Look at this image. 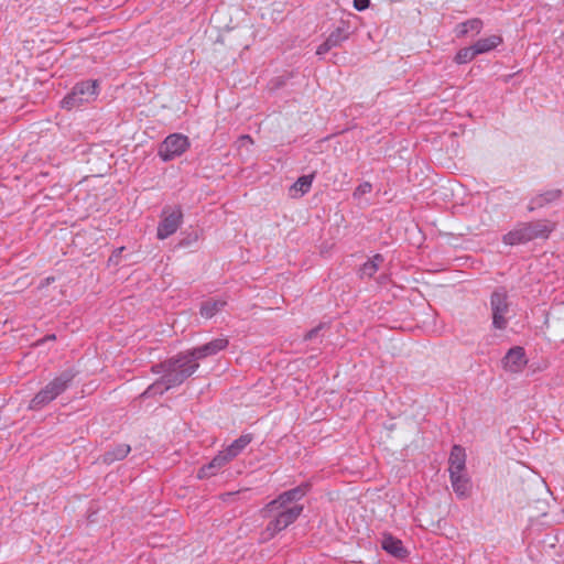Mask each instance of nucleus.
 <instances>
[{
    "instance_id": "obj_24",
    "label": "nucleus",
    "mask_w": 564,
    "mask_h": 564,
    "mask_svg": "<svg viewBox=\"0 0 564 564\" xmlns=\"http://www.w3.org/2000/svg\"><path fill=\"white\" fill-rule=\"evenodd\" d=\"M545 204L544 195L540 194L531 199L528 209L532 212L536 208L543 207Z\"/></svg>"
},
{
    "instance_id": "obj_21",
    "label": "nucleus",
    "mask_w": 564,
    "mask_h": 564,
    "mask_svg": "<svg viewBox=\"0 0 564 564\" xmlns=\"http://www.w3.org/2000/svg\"><path fill=\"white\" fill-rule=\"evenodd\" d=\"M477 56L474 45L460 48L455 55L454 61L457 64H466L471 62Z\"/></svg>"
},
{
    "instance_id": "obj_14",
    "label": "nucleus",
    "mask_w": 564,
    "mask_h": 564,
    "mask_svg": "<svg viewBox=\"0 0 564 564\" xmlns=\"http://www.w3.org/2000/svg\"><path fill=\"white\" fill-rule=\"evenodd\" d=\"M381 546L386 552L395 557L403 558L408 555V551L404 549L402 541L390 533L382 535Z\"/></svg>"
},
{
    "instance_id": "obj_9",
    "label": "nucleus",
    "mask_w": 564,
    "mask_h": 564,
    "mask_svg": "<svg viewBox=\"0 0 564 564\" xmlns=\"http://www.w3.org/2000/svg\"><path fill=\"white\" fill-rule=\"evenodd\" d=\"M348 25L343 22L339 26L332 31L325 42H323L317 47L316 54L324 55L332 48L339 46L344 41L348 39Z\"/></svg>"
},
{
    "instance_id": "obj_27",
    "label": "nucleus",
    "mask_w": 564,
    "mask_h": 564,
    "mask_svg": "<svg viewBox=\"0 0 564 564\" xmlns=\"http://www.w3.org/2000/svg\"><path fill=\"white\" fill-rule=\"evenodd\" d=\"M543 195H544V199L547 204V203H551L558 198L560 191H550V192L544 193Z\"/></svg>"
},
{
    "instance_id": "obj_13",
    "label": "nucleus",
    "mask_w": 564,
    "mask_h": 564,
    "mask_svg": "<svg viewBox=\"0 0 564 564\" xmlns=\"http://www.w3.org/2000/svg\"><path fill=\"white\" fill-rule=\"evenodd\" d=\"M448 464H449V467H448L449 475L464 474L465 464H466V453L462 446H459V445L453 446L451 455H449Z\"/></svg>"
},
{
    "instance_id": "obj_25",
    "label": "nucleus",
    "mask_w": 564,
    "mask_h": 564,
    "mask_svg": "<svg viewBox=\"0 0 564 564\" xmlns=\"http://www.w3.org/2000/svg\"><path fill=\"white\" fill-rule=\"evenodd\" d=\"M372 189V185L369 182L361 183L356 189L354 195L355 196H362L366 194H369Z\"/></svg>"
},
{
    "instance_id": "obj_1",
    "label": "nucleus",
    "mask_w": 564,
    "mask_h": 564,
    "mask_svg": "<svg viewBox=\"0 0 564 564\" xmlns=\"http://www.w3.org/2000/svg\"><path fill=\"white\" fill-rule=\"evenodd\" d=\"M306 494L302 487L282 492L261 510L262 518L269 519L265 528L260 532V541L265 543L274 539L280 532L294 523L303 511V506L296 503Z\"/></svg>"
},
{
    "instance_id": "obj_26",
    "label": "nucleus",
    "mask_w": 564,
    "mask_h": 564,
    "mask_svg": "<svg viewBox=\"0 0 564 564\" xmlns=\"http://www.w3.org/2000/svg\"><path fill=\"white\" fill-rule=\"evenodd\" d=\"M370 4L369 0H354V8L358 11L366 10Z\"/></svg>"
},
{
    "instance_id": "obj_4",
    "label": "nucleus",
    "mask_w": 564,
    "mask_h": 564,
    "mask_svg": "<svg viewBox=\"0 0 564 564\" xmlns=\"http://www.w3.org/2000/svg\"><path fill=\"white\" fill-rule=\"evenodd\" d=\"M74 375L70 371H64L51 382H48L35 397L31 400L30 409L39 410L55 400L63 393L68 383L73 380Z\"/></svg>"
},
{
    "instance_id": "obj_20",
    "label": "nucleus",
    "mask_w": 564,
    "mask_h": 564,
    "mask_svg": "<svg viewBox=\"0 0 564 564\" xmlns=\"http://www.w3.org/2000/svg\"><path fill=\"white\" fill-rule=\"evenodd\" d=\"M130 451L131 448L128 444H120L104 455V462L111 464L116 460H121L130 453Z\"/></svg>"
},
{
    "instance_id": "obj_6",
    "label": "nucleus",
    "mask_w": 564,
    "mask_h": 564,
    "mask_svg": "<svg viewBox=\"0 0 564 564\" xmlns=\"http://www.w3.org/2000/svg\"><path fill=\"white\" fill-rule=\"evenodd\" d=\"M189 148V140L181 133L170 134L159 148V156L164 161H171L182 155Z\"/></svg>"
},
{
    "instance_id": "obj_19",
    "label": "nucleus",
    "mask_w": 564,
    "mask_h": 564,
    "mask_svg": "<svg viewBox=\"0 0 564 564\" xmlns=\"http://www.w3.org/2000/svg\"><path fill=\"white\" fill-rule=\"evenodd\" d=\"M250 435H242L236 441H234L224 451L228 454L229 458L234 459L236 456H238L248 444L251 442Z\"/></svg>"
},
{
    "instance_id": "obj_23",
    "label": "nucleus",
    "mask_w": 564,
    "mask_h": 564,
    "mask_svg": "<svg viewBox=\"0 0 564 564\" xmlns=\"http://www.w3.org/2000/svg\"><path fill=\"white\" fill-rule=\"evenodd\" d=\"M378 270L376 269V264H372L370 263L369 261H367L366 263L362 264V267L360 268V275L362 278H371L376 274Z\"/></svg>"
},
{
    "instance_id": "obj_22",
    "label": "nucleus",
    "mask_w": 564,
    "mask_h": 564,
    "mask_svg": "<svg viewBox=\"0 0 564 564\" xmlns=\"http://www.w3.org/2000/svg\"><path fill=\"white\" fill-rule=\"evenodd\" d=\"M313 182V175H304L297 178V181L293 184L292 189L295 192H300L301 195L307 193L311 189Z\"/></svg>"
},
{
    "instance_id": "obj_12",
    "label": "nucleus",
    "mask_w": 564,
    "mask_h": 564,
    "mask_svg": "<svg viewBox=\"0 0 564 564\" xmlns=\"http://www.w3.org/2000/svg\"><path fill=\"white\" fill-rule=\"evenodd\" d=\"M525 365V354L521 347L511 348L503 358V366L510 372H519Z\"/></svg>"
},
{
    "instance_id": "obj_8",
    "label": "nucleus",
    "mask_w": 564,
    "mask_h": 564,
    "mask_svg": "<svg viewBox=\"0 0 564 564\" xmlns=\"http://www.w3.org/2000/svg\"><path fill=\"white\" fill-rule=\"evenodd\" d=\"M182 210L173 208L172 210H164L163 218L158 226V238L163 240L173 235L182 223Z\"/></svg>"
},
{
    "instance_id": "obj_17",
    "label": "nucleus",
    "mask_w": 564,
    "mask_h": 564,
    "mask_svg": "<svg viewBox=\"0 0 564 564\" xmlns=\"http://www.w3.org/2000/svg\"><path fill=\"white\" fill-rule=\"evenodd\" d=\"M484 23L480 19L474 18L462 22L457 25V36L463 37L466 36L469 32H474L475 34L480 33L482 30Z\"/></svg>"
},
{
    "instance_id": "obj_5",
    "label": "nucleus",
    "mask_w": 564,
    "mask_h": 564,
    "mask_svg": "<svg viewBox=\"0 0 564 564\" xmlns=\"http://www.w3.org/2000/svg\"><path fill=\"white\" fill-rule=\"evenodd\" d=\"M98 96V82L86 80L77 84L72 93L65 96L61 106L67 110L77 108L84 104L94 101Z\"/></svg>"
},
{
    "instance_id": "obj_11",
    "label": "nucleus",
    "mask_w": 564,
    "mask_h": 564,
    "mask_svg": "<svg viewBox=\"0 0 564 564\" xmlns=\"http://www.w3.org/2000/svg\"><path fill=\"white\" fill-rule=\"evenodd\" d=\"M231 460L232 459L229 458L228 454L225 451H221L212 459L209 464L200 467L197 477L203 479L215 476L225 465Z\"/></svg>"
},
{
    "instance_id": "obj_16",
    "label": "nucleus",
    "mask_w": 564,
    "mask_h": 564,
    "mask_svg": "<svg viewBox=\"0 0 564 564\" xmlns=\"http://www.w3.org/2000/svg\"><path fill=\"white\" fill-rule=\"evenodd\" d=\"M449 477L456 495L460 498L467 497L471 488L469 478L465 474L449 475Z\"/></svg>"
},
{
    "instance_id": "obj_28",
    "label": "nucleus",
    "mask_w": 564,
    "mask_h": 564,
    "mask_svg": "<svg viewBox=\"0 0 564 564\" xmlns=\"http://www.w3.org/2000/svg\"><path fill=\"white\" fill-rule=\"evenodd\" d=\"M370 263L376 264V269H379V265L383 262V258L381 254L373 256L372 259L369 260Z\"/></svg>"
},
{
    "instance_id": "obj_18",
    "label": "nucleus",
    "mask_w": 564,
    "mask_h": 564,
    "mask_svg": "<svg viewBox=\"0 0 564 564\" xmlns=\"http://www.w3.org/2000/svg\"><path fill=\"white\" fill-rule=\"evenodd\" d=\"M226 305L225 301L221 300H208L205 301L200 306V315L205 318H212L216 313L223 310Z\"/></svg>"
},
{
    "instance_id": "obj_15",
    "label": "nucleus",
    "mask_w": 564,
    "mask_h": 564,
    "mask_svg": "<svg viewBox=\"0 0 564 564\" xmlns=\"http://www.w3.org/2000/svg\"><path fill=\"white\" fill-rule=\"evenodd\" d=\"M503 42L502 36L499 34H494L484 39H479L477 42H475L474 48L477 53V55L488 53L496 47H498Z\"/></svg>"
},
{
    "instance_id": "obj_3",
    "label": "nucleus",
    "mask_w": 564,
    "mask_h": 564,
    "mask_svg": "<svg viewBox=\"0 0 564 564\" xmlns=\"http://www.w3.org/2000/svg\"><path fill=\"white\" fill-rule=\"evenodd\" d=\"M555 229V224L549 220L523 223L503 237L507 245L523 243L538 238H547Z\"/></svg>"
},
{
    "instance_id": "obj_7",
    "label": "nucleus",
    "mask_w": 564,
    "mask_h": 564,
    "mask_svg": "<svg viewBox=\"0 0 564 564\" xmlns=\"http://www.w3.org/2000/svg\"><path fill=\"white\" fill-rule=\"evenodd\" d=\"M492 311V324L498 329L507 326L506 314L508 312L507 294L502 291H496L490 299Z\"/></svg>"
},
{
    "instance_id": "obj_10",
    "label": "nucleus",
    "mask_w": 564,
    "mask_h": 564,
    "mask_svg": "<svg viewBox=\"0 0 564 564\" xmlns=\"http://www.w3.org/2000/svg\"><path fill=\"white\" fill-rule=\"evenodd\" d=\"M228 346V339L225 337L213 339L212 341L197 347L189 351L191 356H193L194 360L206 358L208 356L216 355L217 352L224 350Z\"/></svg>"
},
{
    "instance_id": "obj_29",
    "label": "nucleus",
    "mask_w": 564,
    "mask_h": 564,
    "mask_svg": "<svg viewBox=\"0 0 564 564\" xmlns=\"http://www.w3.org/2000/svg\"><path fill=\"white\" fill-rule=\"evenodd\" d=\"M242 140H248V141H250V142H251V138H250L249 135H243V137H242Z\"/></svg>"
},
{
    "instance_id": "obj_2",
    "label": "nucleus",
    "mask_w": 564,
    "mask_h": 564,
    "mask_svg": "<svg viewBox=\"0 0 564 564\" xmlns=\"http://www.w3.org/2000/svg\"><path fill=\"white\" fill-rule=\"evenodd\" d=\"M198 368L189 352L181 354L166 362L165 375L162 379L151 386L145 393H163L172 387L180 386L186 378L192 376Z\"/></svg>"
}]
</instances>
